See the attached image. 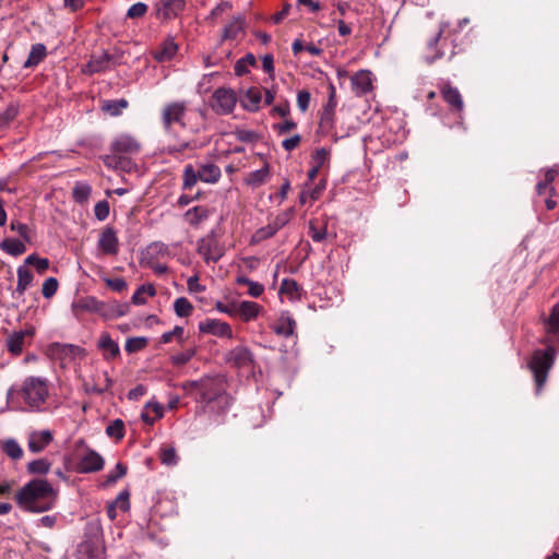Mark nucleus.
<instances>
[{
    "instance_id": "20e7f679",
    "label": "nucleus",
    "mask_w": 559,
    "mask_h": 559,
    "mask_svg": "<svg viewBox=\"0 0 559 559\" xmlns=\"http://www.w3.org/2000/svg\"><path fill=\"white\" fill-rule=\"evenodd\" d=\"M21 394L32 411H40L49 394L47 381L37 377H28L23 382Z\"/></svg>"
},
{
    "instance_id": "39448f33",
    "label": "nucleus",
    "mask_w": 559,
    "mask_h": 559,
    "mask_svg": "<svg viewBox=\"0 0 559 559\" xmlns=\"http://www.w3.org/2000/svg\"><path fill=\"white\" fill-rule=\"evenodd\" d=\"M76 455L75 469L82 474L96 473L103 469L105 461L95 450L87 447L85 440L79 439L74 443Z\"/></svg>"
},
{
    "instance_id": "0eeeda50",
    "label": "nucleus",
    "mask_w": 559,
    "mask_h": 559,
    "mask_svg": "<svg viewBox=\"0 0 559 559\" xmlns=\"http://www.w3.org/2000/svg\"><path fill=\"white\" fill-rule=\"evenodd\" d=\"M186 111V102L169 103L163 108L162 122L164 130L168 135L173 134V123H180L182 127H186V123L182 121Z\"/></svg>"
},
{
    "instance_id": "2f4dec72",
    "label": "nucleus",
    "mask_w": 559,
    "mask_h": 559,
    "mask_svg": "<svg viewBox=\"0 0 559 559\" xmlns=\"http://www.w3.org/2000/svg\"><path fill=\"white\" fill-rule=\"evenodd\" d=\"M47 56V48L44 44L38 43L31 47L27 59L25 60L24 68L37 67Z\"/></svg>"
},
{
    "instance_id": "774afa93",
    "label": "nucleus",
    "mask_w": 559,
    "mask_h": 559,
    "mask_svg": "<svg viewBox=\"0 0 559 559\" xmlns=\"http://www.w3.org/2000/svg\"><path fill=\"white\" fill-rule=\"evenodd\" d=\"M290 219V215L288 213L278 214L270 224L277 233L282 229Z\"/></svg>"
},
{
    "instance_id": "e433bc0d",
    "label": "nucleus",
    "mask_w": 559,
    "mask_h": 559,
    "mask_svg": "<svg viewBox=\"0 0 559 559\" xmlns=\"http://www.w3.org/2000/svg\"><path fill=\"white\" fill-rule=\"evenodd\" d=\"M197 354V348L190 346L185 348L182 352L170 356V362L175 367H182L188 364Z\"/></svg>"
},
{
    "instance_id": "c756f323",
    "label": "nucleus",
    "mask_w": 559,
    "mask_h": 559,
    "mask_svg": "<svg viewBox=\"0 0 559 559\" xmlns=\"http://www.w3.org/2000/svg\"><path fill=\"white\" fill-rule=\"evenodd\" d=\"M128 106L129 102L126 98L106 99L102 102L100 109L110 117H118Z\"/></svg>"
},
{
    "instance_id": "9d476101",
    "label": "nucleus",
    "mask_w": 559,
    "mask_h": 559,
    "mask_svg": "<svg viewBox=\"0 0 559 559\" xmlns=\"http://www.w3.org/2000/svg\"><path fill=\"white\" fill-rule=\"evenodd\" d=\"M97 249L104 255H117L119 253L120 243L116 230L106 226L98 238Z\"/></svg>"
},
{
    "instance_id": "c85d7f7f",
    "label": "nucleus",
    "mask_w": 559,
    "mask_h": 559,
    "mask_svg": "<svg viewBox=\"0 0 559 559\" xmlns=\"http://www.w3.org/2000/svg\"><path fill=\"white\" fill-rule=\"evenodd\" d=\"M170 255L169 248L162 241H155L147 246L144 252L145 261H158Z\"/></svg>"
},
{
    "instance_id": "7ed1b4c3",
    "label": "nucleus",
    "mask_w": 559,
    "mask_h": 559,
    "mask_svg": "<svg viewBox=\"0 0 559 559\" xmlns=\"http://www.w3.org/2000/svg\"><path fill=\"white\" fill-rule=\"evenodd\" d=\"M556 355L557 349L549 344H547L545 349H537L532 355L528 366L536 382L537 393L540 392L547 381L548 372L555 362Z\"/></svg>"
},
{
    "instance_id": "052dcab7",
    "label": "nucleus",
    "mask_w": 559,
    "mask_h": 559,
    "mask_svg": "<svg viewBox=\"0 0 559 559\" xmlns=\"http://www.w3.org/2000/svg\"><path fill=\"white\" fill-rule=\"evenodd\" d=\"M111 504H115L120 511L127 512L130 509L129 492L127 490L121 491Z\"/></svg>"
},
{
    "instance_id": "09e8293b",
    "label": "nucleus",
    "mask_w": 559,
    "mask_h": 559,
    "mask_svg": "<svg viewBox=\"0 0 559 559\" xmlns=\"http://www.w3.org/2000/svg\"><path fill=\"white\" fill-rule=\"evenodd\" d=\"M174 338L182 346L185 343V330L182 326H175L171 331L165 332L160 336V343H170Z\"/></svg>"
},
{
    "instance_id": "338daca9",
    "label": "nucleus",
    "mask_w": 559,
    "mask_h": 559,
    "mask_svg": "<svg viewBox=\"0 0 559 559\" xmlns=\"http://www.w3.org/2000/svg\"><path fill=\"white\" fill-rule=\"evenodd\" d=\"M298 292V284L295 280L284 278L281 283V293L293 295Z\"/></svg>"
},
{
    "instance_id": "393cba45",
    "label": "nucleus",
    "mask_w": 559,
    "mask_h": 559,
    "mask_svg": "<svg viewBox=\"0 0 559 559\" xmlns=\"http://www.w3.org/2000/svg\"><path fill=\"white\" fill-rule=\"evenodd\" d=\"M222 173L217 165L213 163L200 164L198 167V177L205 183H216L221 179Z\"/></svg>"
},
{
    "instance_id": "4be33fe9",
    "label": "nucleus",
    "mask_w": 559,
    "mask_h": 559,
    "mask_svg": "<svg viewBox=\"0 0 559 559\" xmlns=\"http://www.w3.org/2000/svg\"><path fill=\"white\" fill-rule=\"evenodd\" d=\"M178 51V45L173 37L166 38L154 52V59L158 62L170 61Z\"/></svg>"
},
{
    "instance_id": "37998d69",
    "label": "nucleus",
    "mask_w": 559,
    "mask_h": 559,
    "mask_svg": "<svg viewBox=\"0 0 559 559\" xmlns=\"http://www.w3.org/2000/svg\"><path fill=\"white\" fill-rule=\"evenodd\" d=\"M51 464L46 459H37L34 461H31L27 464V472L29 474H37V475H46L50 471Z\"/></svg>"
},
{
    "instance_id": "a211bd4d",
    "label": "nucleus",
    "mask_w": 559,
    "mask_h": 559,
    "mask_svg": "<svg viewBox=\"0 0 559 559\" xmlns=\"http://www.w3.org/2000/svg\"><path fill=\"white\" fill-rule=\"evenodd\" d=\"M263 91L260 87L251 86L240 97L242 108L250 112H255L261 108Z\"/></svg>"
},
{
    "instance_id": "f8f14e48",
    "label": "nucleus",
    "mask_w": 559,
    "mask_h": 559,
    "mask_svg": "<svg viewBox=\"0 0 559 559\" xmlns=\"http://www.w3.org/2000/svg\"><path fill=\"white\" fill-rule=\"evenodd\" d=\"M141 150L140 142L132 135L122 133L114 139L110 151L114 154H138Z\"/></svg>"
},
{
    "instance_id": "e2e57ef3",
    "label": "nucleus",
    "mask_w": 559,
    "mask_h": 559,
    "mask_svg": "<svg viewBox=\"0 0 559 559\" xmlns=\"http://www.w3.org/2000/svg\"><path fill=\"white\" fill-rule=\"evenodd\" d=\"M94 214L98 221H105L109 215V204L107 201H99L94 207Z\"/></svg>"
},
{
    "instance_id": "423d86ee",
    "label": "nucleus",
    "mask_w": 559,
    "mask_h": 559,
    "mask_svg": "<svg viewBox=\"0 0 559 559\" xmlns=\"http://www.w3.org/2000/svg\"><path fill=\"white\" fill-rule=\"evenodd\" d=\"M237 102L238 96L233 88L219 87L212 95L211 107L218 115H229L234 111Z\"/></svg>"
},
{
    "instance_id": "69168bd1",
    "label": "nucleus",
    "mask_w": 559,
    "mask_h": 559,
    "mask_svg": "<svg viewBox=\"0 0 559 559\" xmlns=\"http://www.w3.org/2000/svg\"><path fill=\"white\" fill-rule=\"evenodd\" d=\"M19 114V105L10 104L7 109L0 115V119L4 122L12 121Z\"/></svg>"
},
{
    "instance_id": "b1692460",
    "label": "nucleus",
    "mask_w": 559,
    "mask_h": 559,
    "mask_svg": "<svg viewBox=\"0 0 559 559\" xmlns=\"http://www.w3.org/2000/svg\"><path fill=\"white\" fill-rule=\"evenodd\" d=\"M164 416V407L156 401H148L141 413V419L147 424L153 425L156 420Z\"/></svg>"
},
{
    "instance_id": "864d4df0",
    "label": "nucleus",
    "mask_w": 559,
    "mask_h": 559,
    "mask_svg": "<svg viewBox=\"0 0 559 559\" xmlns=\"http://www.w3.org/2000/svg\"><path fill=\"white\" fill-rule=\"evenodd\" d=\"M160 462L168 466H174L178 463V455L175 448L167 447L160 450Z\"/></svg>"
},
{
    "instance_id": "473e14b6",
    "label": "nucleus",
    "mask_w": 559,
    "mask_h": 559,
    "mask_svg": "<svg viewBox=\"0 0 559 559\" xmlns=\"http://www.w3.org/2000/svg\"><path fill=\"white\" fill-rule=\"evenodd\" d=\"M0 249L5 253L19 257L26 251L25 245L15 238H5L0 242Z\"/></svg>"
},
{
    "instance_id": "bf43d9fd",
    "label": "nucleus",
    "mask_w": 559,
    "mask_h": 559,
    "mask_svg": "<svg viewBox=\"0 0 559 559\" xmlns=\"http://www.w3.org/2000/svg\"><path fill=\"white\" fill-rule=\"evenodd\" d=\"M335 106H336L335 88H334L333 85H331L330 86L329 100H328V104L324 107L323 115H322V120H328L332 116Z\"/></svg>"
},
{
    "instance_id": "f704fd0d",
    "label": "nucleus",
    "mask_w": 559,
    "mask_h": 559,
    "mask_svg": "<svg viewBox=\"0 0 559 559\" xmlns=\"http://www.w3.org/2000/svg\"><path fill=\"white\" fill-rule=\"evenodd\" d=\"M199 180L198 169H195L192 164L186 165L182 170V190L192 189Z\"/></svg>"
},
{
    "instance_id": "f03ea898",
    "label": "nucleus",
    "mask_w": 559,
    "mask_h": 559,
    "mask_svg": "<svg viewBox=\"0 0 559 559\" xmlns=\"http://www.w3.org/2000/svg\"><path fill=\"white\" fill-rule=\"evenodd\" d=\"M76 559H106V547L100 526L88 524L75 549Z\"/></svg>"
},
{
    "instance_id": "8fccbe9b",
    "label": "nucleus",
    "mask_w": 559,
    "mask_h": 559,
    "mask_svg": "<svg viewBox=\"0 0 559 559\" xmlns=\"http://www.w3.org/2000/svg\"><path fill=\"white\" fill-rule=\"evenodd\" d=\"M326 227L318 226L316 221H311L309 224V236L314 242H322L326 238Z\"/></svg>"
},
{
    "instance_id": "a19ab883",
    "label": "nucleus",
    "mask_w": 559,
    "mask_h": 559,
    "mask_svg": "<svg viewBox=\"0 0 559 559\" xmlns=\"http://www.w3.org/2000/svg\"><path fill=\"white\" fill-rule=\"evenodd\" d=\"M269 174H270L269 167L267 166H263L260 169L251 171L248 175V177L246 179V182L249 186H252V187L261 186L267 179Z\"/></svg>"
},
{
    "instance_id": "680f3d73",
    "label": "nucleus",
    "mask_w": 559,
    "mask_h": 559,
    "mask_svg": "<svg viewBox=\"0 0 559 559\" xmlns=\"http://www.w3.org/2000/svg\"><path fill=\"white\" fill-rule=\"evenodd\" d=\"M311 100V95L308 91L302 90L297 93V106L300 111L305 112L308 110Z\"/></svg>"
},
{
    "instance_id": "603ef678",
    "label": "nucleus",
    "mask_w": 559,
    "mask_h": 559,
    "mask_svg": "<svg viewBox=\"0 0 559 559\" xmlns=\"http://www.w3.org/2000/svg\"><path fill=\"white\" fill-rule=\"evenodd\" d=\"M58 287V280L56 277H48L43 283L41 294L46 299H49L56 295Z\"/></svg>"
},
{
    "instance_id": "72a5a7b5",
    "label": "nucleus",
    "mask_w": 559,
    "mask_h": 559,
    "mask_svg": "<svg viewBox=\"0 0 559 559\" xmlns=\"http://www.w3.org/2000/svg\"><path fill=\"white\" fill-rule=\"evenodd\" d=\"M245 20L241 16H236L224 28V39H235L243 31Z\"/></svg>"
},
{
    "instance_id": "412c9836",
    "label": "nucleus",
    "mask_w": 559,
    "mask_h": 559,
    "mask_svg": "<svg viewBox=\"0 0 559 559\" xmlns=\"http://www.w3.org/2000/svg\"><path fill=\"white\" fill-rule=\"evenodd\" d=\"M110 59L111 58L107 52L94 55L91 57L90 61L85 64L82 71L85 74L105 72L109 69Z\"/></svg>"
},
{
    "instance_id": "49530a36",
    "label": "nucleus",
    "mask_w": 559,
    "mask_h": 559,
    "mask_svg": "<svg viewBox=\"0 0 559 559\" xmlns=\"http://www.w3.org/2000/svg\"><path fill=\"white\" fill-rule=\"evenodd\" d=\"M104 162L107 166L121 170H130L132 167L130 159L122 156H116V154L106 156Z\"/></svg>"
},
{
    "instance_id": "4d7b16f0",
    "label": "nucleus",
    "mask_w": 559,
    "mask_h": 559,
    "mask_svg": "<svg viewBox=\"0 0 559 559\" xmlns=\"http://www.w3.org/2000/svg\"><path fill=\"white\" fill-rule=\"evenodd\" d=\"M127 473V467L122 463H117L115 468L110 471L106 476L107 484H114Z\"/></svg>"
},
{
    "instance_id": "4c0bfd02",
    "label": "nucleus",
    "mask_w": 559,
    "mask_h": 559,
    "mask_svg": "<svg viewBox=\"0 0 559 559\" xmlns=\"http://www.w3.org/2000/svg\"><path fill=\"white\" fill-rule=\"evenodd\" d=\"M76 307L83 311L102 314L103 301H99L93 296L81 299Z\"/></svg>"
},
{
    "instance_id": "0e129e2a",
    "label": "nucleus",
    "mask_w": 559,
    "mask_h": 559,
    "mask_svg": "<svg viewBox=\"0 0 559 559\" xmlns=\"http://www.w3.org/2000/svg\"><path fill=\"white\" fill-rule=\"evenodd\" d=\"M104 281L107 287L118 293L123 292L128 287L127 282L121 277L105 278Z\"/></svg>"
},
{
    "instance_id": "9b49d317",
    "label": "nucleus",
    "mask_w": 559,
    "mask_h": 559,
    "mask_svg": "<svg viewBox=\"0 0 559 559\" xmlns=\"http://www.w3.org/2000/svg\"><path fill=\"white\" fill-rule=\"evenodd\" d=\"M449 26L450 23L448 21H441L437 33L428 39L426 44L427 53L425 55V60L427 63H432L444 57V52L437 46L441 37L448 32Z\"/></svg>"
},
{
    "instance_id": "6ab92c4d",
    "label": "nucleus",
    "mask_w": 559,
    "mask_h": 559,
    "mask_svg": "<svg viewBox=\"0 0 559 559\" xmlns=\"http://www.w3.org/2000/svg\"><path fill=\"white\" fill-rule=\"evenodd\" d=\"M34 331L32 329L13 332L7 338L8 350L14 356L21 355L25 346V338L32 337Z\"/></svg>"
},
{
    "instance_id": "aec40b11",
    "label": "nucleus",
    "mask_w": 559,
    "mask_h": 559,
    "mask_svg": "<svg viewBox=\"0 0 559 559\" xmlns=\"http://www.w3.org/2000/svg\"><path fill=\"white\" fill-rule=\"evenodd\" d=\"M97 346L106 360L115 359L120 355L118 343L107 332L100 334Z\"/></svg>"
},
{
    "instance_id": "bb28decb",
    "label": "nucleus",
    "mask_w": 559,
    "mask_h": 559,
    "mask_svg": "<svg viewBox=\"0 0 559 559\" xmlns=\"http://www.w3.org/2000/svg\"><path fill=\"white\" fill-rule=\"evenodd\" d=\"M210 215L211 211L206 206L198 205L189 209L185 213V219L190 226L197 227L206 221Z\"/></svg>"
},
{
    "instance_id": "a18cd8bd",
    "label": "nucleus",
    "mask_w": 559,
    "mask_h": 559,
    "mask_svg": "<svg viewBox=\"0 0 559 559\" xmlns=\"http://www.w3.org/2000/svg\"><path fill=\"white\" fill-rule=\"evenodd\" d=\"M126 433L124 423L122 419H115L106 427V435L117 440L123 439Z\"/></svg>"
},
{
    "instance_id": "c03bdc74",
    "label": "nucleus",
    "mask_w": 559,
    "mask_h": 559,
    "mask_svg": "<svg viewBox=\"0 0 559 559\" xmlns=\"http://www.w3.org/2000/svg\"><path fill=\"white\" fill-rule=\"evenodd\" d=\"M175 313L180 318H187L192 313L193 306L186 297H179L174 302Z\"/></svg>"
},
{
    "instance_id": "3c124183",
    "label": "nucleus",
    "mask_w": 559,
    "mask_h": 559,
    "mask_svg": "<svg viewBox=\"0 0 559 559\" xmlns=\"http://www.w3.org/2000/svg\"><path fill=\"white\" fill-rule=\"evenodd\" d=\"M547 332L549 334L559 333V302L551 309L550 316L547 320Z\"/></svg>"
},
{
    "instance_id": "f3484780",
    "label": "nucleus",
    "mask_w": 559,
    "mask_h": 559,
    "mask_svg": "<svg viewBox=\"0 0 559 559\" xmlns=\"http://www.w3.org/2000/svg\"><path fill=\"white\" fill-rule=\"evenodd\" d=\"M226 361L234 367H249L253 362L252 353L246 346H237L226 355Z\"/></svg>"
},
{
    "instance_id": "4468645a",
    "label": "nucleus",
    "mask_w": 559,
    "mask_h": 559,
    "mask_svg": "<svg viewBox=\"0 0 559 559\" xmlns=\"http://www.w3.org/2000/svg\"><path fill=\"white\" fill-rule=\"evenodd\" d=\"M350 87L355 96H365L372 91V73L369 70H359L350 78Z\"/></svg>"
},
{
    "instance_id": "ddd939ff",
    "label": "nucleus",
    "mask_w": 559,
    "mask_h": 559,
    "mask_svg": "<svg viewBox=\"0 0 559 559\" xmlns=\"http://www.w3.org/2000/svg\"><path fill=\"white\" fill-rule=\"evenodd\" d=\"M199 330L202 333L211 334L217 337L233 338L230 324L217 319H205L199 323Z\"/></svg>"
},
{
    "instance_id": "6e6d98bb",
    "label": "nucleus",
    "mask_w": 559,
    "mask_h": 559,
    "mask_svg": "<svg viewBox=\"0 0 559 559\" xmlns=\"http://www.w3.org/2000/svg\"><path fill=\"white\" fill-rule=\"evenodd\" d=\"M148 10L147 4L144 2H136L132 4L127 11L128 19H140L146 14Z\"/></svg>"
},
{
    "instance_id": "1a4fd4ad",
    "label": "nucleus",
    "mask_w": 559,
    "mask_h": 559,
    "mask_svg": "<svg viewBox=\"0 0 559 559\" xmlns=\"http://www.w3.org/2000/svg\"><path fill=\"white\" fill-rule=\"evenodd\" d=\"M186 5V0H156L154 3L155 16L160 21L174 20L185 11Z\"/></svg>"
},
{
    "instance_id": "58836bf2",
    "label": "nucleus",
    "mask_w": 559,
    "mask_h": 559,
    "mask_svg": "<svg viewBox=\"0 0 559 559\" xmlns=\"http://www.w3.org/2000/svg\"><path fill=\"white\" fill-rule=\"evenodd\" d=\"M148 295L151 297L156 295V289L152 284L141 285L138 287V289L134 292V294L131 297V301L134 305H145L146 298L144 295Z\"/></svg>"
},
{
    "instance_id": "13d9d810",
    "label": "nucleus",
    "mask_w": 559,
    "mask_h": 559,
    "mask_svg": "<svg viewBox=\"0 0 559 559\" xmlns=\"http://www.w3.org/2000/svg\"><path fill=\"white\" fill-rule=\"evenodd\" d=\"M10 229L17 233L21 238L25 241H29L28 226L20 221L12 219L10 223Z\"/></svg>"
},
{
    "instance_id": "6e6552de",
    "label": "nucleus",
    "mask_w": 559,
    "mask_h": 559,
    "mask_svg": "<svg viewBox=\"0 0 559 559\" xmlns=\"http://www.w3.org/2000/svg\"><path fill=\"white\" fill-rule=\"evenodd\" d=\"M198 252L205 262H217L224 254V249L214 233H210L198 241Z\"/></svg>"
},
{
    "instance_id": "5701e85b",
    "label": "nucleus",
    "mask_w": 559,
    "mask_h": 559,
    "mask_svg": "<svg viewBox=\"0 0 559 559\" xmlns=\"http://www.w3.org/2000/svg\"><path fill=\"white\" fill-rule=\"evenodd\" d=\"M129 312V305L127 302L111 301L103 302L102 317L105 320H112L126 316Z\"/></svg>"
},
{
    "instance_id": "a878e982",
    "label": "nucleus",
    "mask_w": 559,
    "mask_h": 559,
    "mask_svg": "<svg viewBox=\"0 0 559 559\" xmlns=\"http://www.w3.org/2000/svg\"><path fill=\"white\" fill-rule=\"evenodd\" d=\"M262 307L254 302L249 300H243L240 302H237V317H239L242 321L248 322L251 320H254Z\"/></svg>"
},
{
    "instance_id": "de8ad7c7",
    "label": "nucleus",
    "mask_w": 559,
    "mask_h": 559,
    "mask_svg": "<svg viewBox=\"0 0 559 559\" xmlns=\"http://www.w3.org/2000/svg\"><path fill=\"white\" fill-rule=\"evenodd\" d=\"M276 234L272 225L269 223L266 226H263L255 230V233L250 238L251 245H258L262 242L263 240H266L271 237H273Z\"/></svg>"
},
{
    "instance_id": "5fc2aeb1",
    "label": "nucleus",
    "mask_w": 559,
    "mask_h": 559,
    "mask_svg": "<svg viewBox=\"0 0 559 559\" xmlns=\"http://www.w3.org/2000/svg\"><path fill=\"white\" fill-rule=\"evenodd\" d=\"M146 344L147 340L145 337H130L126 342L124 349L131 354L143 349Z\"/></svg>"
},
{
    "instance_id": "7c9ffc66",
    "label": "nucleus",
    "mask_w": 559,
    "mask_h": 559,
    "mask_svg": "<svg viewBox=\"0 0 559 559\" xmlns=\"http://www.w3.org/2000/svg\"><path fill=\"white\" fill-rule=\"evenodd\" d=\"M16 274L17 284L13 295L23 296L26 289L32 285L34 277L32 272L25 265L19 266L16 270Z\"/></svg>"
},
{
    "instance_id": "ea45409f",
    "label": "nucleus",
    "mask_w": 559,
    "mask_h": 559,
    "mask_svg": "<svg viewBox=\"0 0 559 559\" xmlns=\"http://www.w3.org/2000/svg\"><path fill=\"white\" fill-rule=\"evenodd\" d=\"M91 192H92V188L88 183L76 182L72 190V197L75 202L84 203L88 200Z\"/></svg>"
},
{
    "instance_id": "dca6fc26",
    "label": "nucleus",
    "mask_w": 559,
    "mask_h": 559,
    "mask_svg": "<svg viewBox=\"0 0 559 559\" xmlns=\"http://www.w3.org/2000/svg\"><path fill=\"white\" fill-rule=\"evenodd\" d=\"M296 328L297 323L288 311H283L272 325L274 333L283 337L293 336Z\"/></svg>"
},
{
    "instance_id": "f257e3e1",
    "label": "nucleus",
    "mask_w": 559,
    "mask_h": 559,
    "mask_svg": "<svg viewBox=\"0 0 559 559\" xmlns=\"http://www.w3.org/2000/svg\"><path fill=\"white\" fill-rule=\"evenodd\" d=\"M55 497V489L47 479L34 478L15 492L14 499L22 511L43 513L52 509Z\"/></svg>"
},
{
    "instance_id": "c9c22d12",
    "label": "nucleus",
    "mask_w": 559,
    "mask_h": 559,
    "mask_svg": "<svg viewBox=\"0 0 559 559\" xmlns=\"http://www.w3.org/2000/svg\"><path fill=\"white\" fill-rule=\"evenodd\" d=\"M198 145L195 141L189 140H176L174 143H168L164 151L168 154L182 153L185 151H193L197 150Z\"/></svg>"
},
{
    "instance_id": "2eb2a0df",
    "label": "nucleus",
    "mask_w": 559,
    "mask_h": 559,
    "mask_svg": "<svg viewBox=\"0 0 559 559\" xmlns=\"http://www.w3.org/2000/svg\"><path fill=\"white\" fill-rule=\"evenodd\" d=\"M53 440L49 429L35 430L28 435L27 448L32 453L43 452Z\"/></svg>"
},
{
    "instance_id": "79ce46f5",
    "label": "nucleus",
    "mask_w": 559,
    "mask_h": 559,
    "mask_svg": "<svg viewBox=\"0 0 559 559\" xmlns=\"http://www.w3.org/2000/svg\"><path fill=\"white\" fill-rule=\"evenodd\" d=\"M2 450L12 460H20L23 456V449L15 439L5 440Z\"/></svg>"
},
{
    "instance_id": "cd10ccee",
    "label": "nucleus",
    "mask_w": 559,
    "mask_h": 559,
    "mask_svg": "<svg viewBox=\"0 0 559 559\" xmlns=\"http://www.w3.org/2000/svg\"><path fill=\"white\" fill-rule=\"evenodd\" d=\"M441 95L443 99L456 111L463 109V99L460 91L450 84H444L441 88Z\"/></svg>"
}]
</instances>
